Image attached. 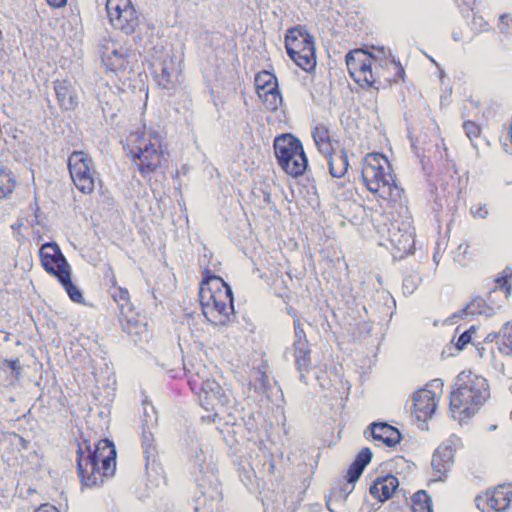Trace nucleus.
<instances>
[{"label":"nucleus","mask_w":512,"mask_h":512,"mask_svg":"<svg viewBox=\"0 0 512 512\" xmlns=\"http://www.w3.org/2000/svg\"><path fill=\"white\" fill-rule=\"evenodd\" d=\"M34 512H60L55 506L44 504L37 508Z\"/></svg>","instance_id":"59"},{"label":"nucleus","mask_w":512,"mask_h":512,"mask_svg":"<svg viewBox=\"0 0 512 512\" xmlns=\"http://www.w3.org/2000/svg\"><path fill=\"white\" fill-rule=\"evenodd\" d=\"M362 179L371 193H378L382 198L397 201L401 197L403 189L396 184L390 169L362 170Z\"/></svg>","instance_id":"7"},{"label":"nucleus","mask_w":512,"mask_h":512,"mask_svg":"<svg viewBox=\"0 0 512 512\" xmlns=\"http://www.w3.org/2000/svg\"><path fill=\"white\" fill-rule=\"evenodd\" d=\"M443 385L444 384L441 379H433L427 384L426 388H424L423 390H428L430 392H433L434 399L436 400L437 393L442 392Z\"/></svg>","instance_id":"53"},{"label":"nucleus","mask_w":512,"mask_h":512,"mask_svg":"<svg viewBox=\"0 0 512 512\" xmlns=\"http://www.w3.org/2000/svg\"><path fill=\"white\" fill-rule=\"evenodd\" d=\"M329 167V172L334 178H341L345 175L349 167L348 155L343 148L340 151H334L329 155H324Z\"/></svg>","instance_id":"23"},{"label":"nucleus","mask_w":512,"mask_h":512,"mask_svg":"<svg viewBox=\"0 0 512 512\" xmlns=\"http://www.w3.org/2000/svg\"><path fill=\"white\" fill-rule=\"evenodd\" d=\"M113 299L118 304L119 316H127L133 310L129 300V292L125 288H118L113 294Z\"/></svg>","instance_id":"39"},{"label":"nucleus","mask_w":512,"mask_h":512,"mask_svg":"<svg viewBox=\"0 0 512 512\" xmlns=\"http://www.w3.org/2000/svg\"><path fill=\"white\" fill-rule=\"evenodd\" d=\"M119 322L122 331L126 333L129 339L134 343L141 341L143 335L147 334V324L141 323L133 317H129V314H127V316H119Z\"/></svg>","instance_id":"25"},{"label":"nucleus","mask_w":512,"mask_h":512,"mask_svg":"<svg viewBox=\"0 0 512 512\" xmlns=\"http://www.w3.org/2000/svg\"><path fill=\"white\" fill-rule=\"evenodd\" d=\"M263 200L266 203L271 202V194L269 192L263 191Z\"/></svg>","instance_id":"64"},{"label":"nucleus","mask_w":512,"mask_h":512,"mask_svg":"<svg viewBox=\"0 0 512 512\" xmlns=\"http://www.w3.org/2000/svg\"><path fill=\"white\" fill-rule=\"evenodd\" d=\"M2 365L7 366L12 371L13 377L16 380L20 379V377H21V364H20V360L18 358L9 359V360L8 359H4L2 361Z\"/></svg>","instance_id":"50"},{"label":"nucleus","mask_w":512,"mask_h":512,"mask_svg":"<svg viewBox=\"0 0 512 512\" xmlns=\"http://www.w3.org/2000/svg\"><path fill=\"white\" fill-rule=\"evenodd\" d=\"M129 155L142 176L155 172L163 158L160 146L157 147L150 139H141L130 149Z\"/></svg>","instance_id":"8"},{"label":"nucleus","mask_w":512,"mask_h":512,"mask_svg":"<svg viewBox=\"0 0 512 512\" xmlns=\"http://www.w3.org/2000/svg\"><path fill=\"white\" fill-rule=\"evenodd\" d=\"M368 428L371 430L373 439L387 447H395L402 440L400 431L387 422H373Z\"/></svg>","instance_id":"17"},{"label":"nucleus","mask_w":512,"mask_h":512,"mask_svg":"<svg viewBox=\"0 0 512 512\" xmlns=\"http://www.w3.org/2000/svg\"><path fill=\"white\" fill-rule=\"evenodd\" d=\"M199 400H200V405L206 410V411H209V407L211 406L212 408H214V406L216 404H218L216 402V400H214L213 398H208V399H205V395H201L199 394Z\"/></svg>","instance_id":"56"},{"label":"nucleus","mask_w":512,"mask_h":512,"mask_svg":"<svg viewBox=\"0 0 512 512\" xmlns=\"http://www.w3.org/2000/svg\"><path fill=\"white\" fill-rule=\"evenodd\" d=\"M393 63L396 65L397 75L399 77H401L402 79H404L405 71H404V68L402 67L401 63L399 61H396V60H393Z\"/></svg>","instance_id":"63"},{"label":"nucleus","mask_w":512,"mask_h":512,"mask_svg":"<svg viewBox=\"0 0 512 512\" xmlns=\"http://www.w3.org/2000/svg\"><path fill=\"white\" fill-rule=\"evenodd\" d=\"M156 417L149 415L146 408H144V419L142 420V433H141V445L143 449L145 468L147 474L150 470L158 473V469H161L160 464L157 461L158 451L155 444L154 436L151 431L152 427L156 424Z\"/></svg>","instance_id":"12"},{"label":"nucleus","mask_w":512,"mask_h":512,"mask_svg":"<svg viewBox=\"0 0 512 512\" xmlns=\"http://www.w3.org/2000/svg\"><path fill=\"white\" fill-rule=\"evenodd\" d=\"M177 70L173 58L165 59L161 64V73L158 76V84L164 89L174 86Z\"/></svg>","instance_id":"29"},{"label":"nucleus","mask_w":512,"mask_h":512,"mask_svg":"<svg viewBox=\"0 0 512 512\" xmlns=\"http://www.w3.org/2000/svg\"><path fill=\"white\" fill-rule=\"evenodd\" d=\"M391 169L387 157L382 153H369L365 156L362 170Z\"/></svg>","instance_id":"34"},{"label":"nucleus","mask_w":512,"mask_h":512,"mask_svg":"<svg viewBox=\"0 0 512 512\" xmlns=\"http://www.w3.org/2000/svg\"><path fill=\"white\" fill-rule=\"evenodd\" d=\"M285 48L289 58L302 70L312 72L316 68L315 39L305 26L296 25L286 30Z\"/></svg>","instance_id":"4"},{"label":"nucleus","mask_w":512,"mask_h":512,"mask_svg":"<svg viewBox=\"0 0 512 512\" xmlns=\"http://www.w3.org/2000/svg\"><path fill=\"white\" fill-rule=\"evenodd\" d=\"M499 20H500V24H501V27H500L501 32L506 33L507 29L509 28V20H510L509 17L506 14H502L499 17Z\"/></svg>","instance_id":"58"},{"label":"nucleus","mask_w":512,"mask_h":512,"mask_svg":"<svg viewBox=\"0 0 512 512\" xmlns=\"http://www.w3.org/2000/svg\"><path fill=\"white\" fill-rule=\"evenodd\" d=\"M68 170L76 188L83 194L94 190L93 160L82 151H74L68 158Z\"/></svg>","instance_id":"5"},{"label":"nucleus","mask_w":512,"mask_h":512,"mask_svg":"<svg viewBox=\"0 0 512 512\" xmlns=\"http://www.w3.org/2000/svg\"><path fill=\"white\" fill-rule=\"evenodd\" d=\"M388 239L393 247L392 255L395 259H403L414 245L412 234L407 230H402L398 223H391L388 228Z\"/></svg>","instance_id":"14"},{"label":"nucleus","mask_w":512,"mask_h":512,"mask_svg":"<svg viewBox=\"0 0 512 512\" xmlns=\"http://www.w3.org/2000/svg\"><path fill=\"white\" fill-rule=\"evenodd\" d=\"M475 505L481 511H485L486 507H489L485 501V493L483 495L476 496Z\"/></svg>","instance_id":"57"},{"label":"nucleus","mask_w":512,"mask_h":512,"mask_svg":"<svg viewBox=\"0 0 512 512\" xmlns=\"http://www.w3.org/2000/svg\"><path fill=\"white\" fill-rule=\"evenodd\" d=\"M189 365L191 368L188 367V364L184 363L185 371L191 374V379L189 380L190 385L195 379H198V381H204V379L209 377V371L201 362L190 363Z\"/></svg>","instance_id":"41"},{"label":"nucleus","mask_w":512,"mask_h":512,"mask_svg":"<svg viewBox=\"0 0 512 512\" xmlns=\"http://www.w3.org/2000/svg\"><path fill=\"white\" fill-rule=\"evenodd\" d=\"M255 86L258 95H265L279 87L277 77L267 70H263L256 75Z\"/></svg>","instance_id":"30"},{"label":"nucleus","mask_w":512,"mask_h":512,"mask_svg":"<svg viewBox=\"0 0 512 512\" xmlns=\"http://www.w3.org/2000/svg\"><path fill=\"white\" fill-rule=\"evenodd\" d=\"M454 464V453L444 446H439L432 456L431 466L436 474L437 480L443 481Z\"/></svg>","instance_id":"21"},{"label":"nucleus","mask_w":512,"mask_h":512,"mask_svg":"<svg viewBox=\"0 0 512 512\" xmlns=\"http://www.w3.org/2000/svg\"><path fill=\"white\" fill-rule=\"evenodd\" d=\"M259 377L255 386V390L259 392H266L270 388L269 379L265 371L258 369Z\"/></svg>","instance_id":"51"},{"label":"nucleus","mask_w":512,"mask_h":512,"mask_svg":"<svg viewBox=\"0 0 512 512\" xmlns=\"http://www.w3.org/2000/svg\"><path fill=\"white\" fill-rule=\"evenodd\" d=\"M102 63L110 71L119 72L126 69L128 62L125 54L113 49L110 53L103 54Z\"/></svg>","instance_id":"32"},{"label":"nucleus","mask_w":512,"mask_h":512,"mask_svg":"<svg viewBox=\"0 0 512 512\" xmlns=\"http://www.w3.org/2000/svg\"><path fill=\"white\" fill-rule=\"evenodd\" d=\"M372 60H375V56L370 53L368 56V59L366 61H363L362 64L359 66V69H356L355 73L352 72L350 76L357 82H363L368 87H374L376 89H379V87L375 86L376 80L373 76L372 71Z\"/></svg>","instance_id":"27"},{"label":"nucleus","mask_w":512,"mask_h":512,"mask_svg":"<svg viewBox=\"0 0 512 512\" xmlns=\"http://www.w3.org/2000/svg\"><path fill=\"white\" fill-rule=\"evenodd\" d=\"M242 414L240 415V423L241 427H244L249 433L255 431L257 429V425L255 422V417L253 412L250 410L246 411L242 408Z\"/></svg>","instance_id":"44"},{"label":"nucleus","mask_w":512,"mask_h":512,"mask_svg":"<svg viewBox=\"0 0 512 512\" xmlns=\"http://www.w3.org/2000/svg\"><path fill=\"white\" fill-rule=\"evenodd\" d=\"M501 339L497 342L501 354L512 355V322L505 323L500 330Z\"/></svg>","instance_id":"37"},{"label":"nucleus","mask_w":512,"mask_h":512,"mask_svg":"<svg viewBox=\"0 0 512 512\" xmlns=\"http://www.w3.org/2000/svg\"><path fill=\"white\" fill-rule=\"evenodd\" d=\"M464 131L467 135V137L472 141L474 138L478 137L480 135V127L472 122V121H466L463 124Z\"/></svg>","instance_id":"52"},{"label":"nucleus","mask_w":512,"mask_h":512,"mask_svg":"<svg viewBox=\"0 0 512 512\" xmlns=\"http://www.w3.org/2000/svg\"><path fill=\"white\" fill-rule=\"evenodd\" d=\"M54 90L62 110L72 111L77 107V95L70 81L56 80L54 82Z\"/></svg>","instance_id":"20"},{"label":"nucleus","mask_w":512,"mask_h":512,"mask_svg":"<svg viewBox=\"0 0 512 512\" xmlns=\"http://www.w3.org/2000/svg\"><path fill=\"white\" fill-rule=\"evenodd\" d=\"M312 137L318 151L322 155H329V153L334 150L332 146L330 130L325 124H317L312 130Z\"/></svg>","instance_id":"26"},{"label":"nucleus","mask_w":512,"mask_h":512,"mask_svg":"<svg viewBox=\"0 0 512 512\" xmlns=\"http://www.w3.org/2000/svg\"><path fill=\"white\" fill-rule=\"evenodd\" d=\"M293 355L295 358V366L299 372V379L306 383V374L312 368L311 349L309 344L293 345Z\"/></svg>","instance_id":"22"},{"label":"nucleus","mask_w":512,"mask_h":512,"mask_svg":"<svg viewBox=\"0 0 512 512\" xmlns=\"http://www.w3.org/2000/svg\"><path fill=\"white\" fill-rule=\"evenodd\" d=\"M471 213L474 217L485 219L488 216V209L485 204H477L471 207Z\"/></svg>","instance_id":"55"},{"label":"nucleus","mask_w":512,"mask_h":512,"mask_svg":"<svg viewBox=\"0 0 512 512\" xmlns=\"http://www.w3.org/2000/svg\"><path fill=\"white\" fill-rule=\"evenodd\" d=\"M495 313L494 308L489 306L487 302L480 296L472 298L471 302L467 303L462 309L452 315L453 318H463L467 315H486L493 316Z\"/></svg>","instance_id":"24"},{"label":"nucleus","mask_w":512,"mask_h":512,"mask_svg":"<svg viewBox=\"0 0 512 512\" xmlns=\"http://www.w3.org/2000/svg\"><path fill=\"white\" fill-rule=\"evenodd\" d=\"M212 303L215 323L225 325L230 322V314L234 312V298L232 288L225 284L224 290H212L208 288L204 305L209 306Z\"/></svg>","instance_id":"10"},{"label":"nucleus","mask_w":512,"mask_h":512,"mask_svg":"<svg viewBox=\"0 0 512 512\" xmlns=\"http://www.w3.org/2000/svg\"><path fill=\"white\" fill-rule=\"evenodd\" d=\"M241 412H242V409L239 410L238 408H235L234 411L228 412L227 416L225 418V424L232 426L234 428L233 429L234 433H237L238 429L241 428V423H240V415L242 414Z\"/></svg>","instance_id":"46"},{"label":"nucleus","mask_w":512,"mask_h":512,"mask_svg":"<svg viewBox=\"0 0 512 512\" xmlns=\"http://www.w3.org/2000/svg\"><path fill=\"white\" fill-rule=\"evenodd\" d=\"M354 487L355 483L347 482V480L335 485L331 490V497L326 501L328 510L334 511L330 505L331 498L337 501H345L354 490Z\"/></svg>","instance_id":"36"},{"label":"nucleus","mask_w":512,"mask_h":512,"mask_svg":"<svg viewBox=\"0 0 512 512\" xmlns=\"http://www.w3.org/2000/svg\"><path fill=\"white\" fill-rule=\"evenodd\" d=\"M191 388L193 390H198L199 394L205 395V399L213 398L221 406H225L229 401L228 396L225 395L223 391V388L214 379H210V377L204 379V381H198V379H195L191 382Z\"/></svg>","instance_id":"19"},{"label":"nucleus","mask_w":512,"mask_h":512,"mask_svg":"<svg viewBox=\"0 0 512 512\" xmlns=\"http://www.w3.org/2000/svg\"><path fill=\"white\" fill-rule=\"evenodd\" d=\"M422 281V277L418 273H411L404 277L403 279V293L406 295H411L418 288Z\"/></svg>","instance_id":"42"},{"label":"nucleus","mask_w":512,"mask_h":512,"mask_svg":"<svg viewBox=\"0 0 512 512\" xmlns=\"http://www.w3.org/2000/svg\"><path fill=\"white\" fill-rule=\"evenodd\" d=\"M106 11L111 25L126 35L135 32L139 15L131 0H107Z\"/></svg>","instance_id":"6"},{"label":"nucleus","mask_w":512,"mask_h":512,"mask_svg":"<svg viewBox=\"0 0 512 512\" xmlns=\"http://www.w3.org/2000/svg\"><path fill=\"white\" fill-rule=\"evenodd\" d=\"M273 148L277 163L285 173L296 178L307 171L308 158L296 136L289 133L276 136Z\"/></svg>","instance_id":"3"},{"label":"nucleus","mask_w":512,"mask_h":512,"mask_svg":"<svg viewBox=\"0 0 512 512\" xmlns=\"http://www.w3.org/2000/svg\"><path fill=\"white\" fill-rule=\"evenodd\" d=\"M219 418V414L216 412L214 414H209V415H203L201 417V420L203 422H216V419Z\"/></svg>","instance_id":"61"},{"label":"nucleus","mask_w":512,"mask_h":512,"mask_svg":"<svg viewBox=\"0 0 512 512\" xmlns=\"http://www.w3.org/2000/svg\"><path fill=\"white\" fill-rule=\"evenodd\" d=\"M499 337L501 338L500 332H491L485 337V342L491 343Z\"/></svg>","instance_id":"62"},{"label":"nucleus","mask_w":512,"mask_h":512,"mask_svg":"<svg viewBox=\"0 0 512 512\" xmlns=\"http://www.w3.org/2000/svg\"><path fill=\"white\" fill-rule=\"evenodd\" d=\"M262 99L265 107L270 111H276L283 103V98L279 87L267 92L265 95H258Z\"/></svg>","instance_id":"40"},{"label":"nucleus","mask_w":512,"mask_h":512,"mask_svg":"<svg viewBox=\"0 0 512 512\" xmlns=\"http://www.w3.org/2000/svg\"><path fill=\"white\" fill-rule=\"evenodd\" d=\"M201 488V494L195 499V512H215L219 510L222 500L220 484L217 480L206 482Z\"/></svg>","instance_id":"13"},{"label":"nucleus","mask_w":512,"mask_h":512,"mask_svg":"<svg viewBox=\"0 0 512 512\" xmlns=\"http://www.w3.org/2000/svg\"><path fill=\"white\" fill-rule=\"evenodd\" d=\"M15 187L16 180L12 172L5 167H0V198H5L11 194Z\"/></svg>","instance_id":"38"},{"label":"nucleus","mask_w":512,"mask_h":512,"mask_svg":"<svg viewBox=\"0 0 512 512\" xmlns=\"http://www.w3.org/2000/svg\"><path fill=\"white\" fill-rule=\"evenodd\" d=\"M293 326H294V334H295L294 335L295 339L293 341V345L309 344L307 337H306V333H305L304 329L301 327V323H300L299 319H294Z\"/></svg>","instance_id":"45"},{"label":"nucleus","mask_w":512,"mask_h":512,"mask_svg":"<svg viewBox=\"0 0 512 512\" xmlns=\"http://www.w3.org/2000/svg\"><path fill=\"white\" fill-rule=\"evenodd\" d=\"M369 54L370 52L367 49L363 48H356L350 50L345 55V62L349 74H351L352 72L355 73L356 69H359V66L362 64V62L368 59Z\"/></svg>","instance_id":"33"},{"label":"nucleus","mask_w":512,"mask_h":512,"mask_svg":"<svg viewBox=\"0 0 512 512\" xmlns=\"http://www.w3.org/2000/svg\"><path fill=\"white\" fill-rule=\"evenodd\" d=\"M225 284L227 283L220 276L213 274L209 269H205L203 271V278L199 287L201 305H204L208 288H212V290H214V288L216 290H220V286L225 288Z\"/></svg>","instance_id":"28"},{"label":"nucleus","mask_w":512,"mask_h":512,"mask_svg":"<svg viewBox=\"0 0 512 512\" xmlns=\"http://www.w3.org/2000/svg\"><path fill=\"white\" fill-rule=\"evenodd\" d=\"M485 501L489 508L503 512L510 507L512 501V487L510 484H502L497 487L488 489L485 492Z\"/></svg>","instance_id":"16"},{"label":"nucleus","mask_w":512,"mask_h":512,"mask_svg":"<svg viewBox=\"0 0 512 512\" xmlns=\"http://www.w3.org/2000/svg\"><path fill=\"white\" fill-rule=\"evenodd\" d=\"M512 277V268L507 266L503 270V275L499 276L495 279L498 287L503 290L506 294V297H509L512 291V285L509 283V279Z\"/></svg>","instance_id":"43"},{"label":"nucleus","mask_w":512,"mask_h":512,"mask_svg":"<svg viewBox=\"0 0 512 512\" xmlns=\"http://www.w3.org/2000/svg\"><path fill=\"white\" fill-rule=\"evenodd\" d=\"M189 451L191 461L201 474V478H197L198 486L204 487L206 482L217 480V468L211 448L195 439L191 440Z\"/></svg>","instance_id":"9"},{"label":"nucleus","mask_w":512,"mask_h":512,"mask_svg":"<svg viewBox=\"0 0 512 512\" xmlns=\"http://www.w3.org/2000/svg\"><path fill=\"white\" fill-rule=\"evenodd\" d=\"M399 486L397 477L392 474L378 477L369 488L370 494L380 502L392 497Z\"/></svg>","instance_id":"18"},{"label":"nucleus","mask_w":512,"mask_h":512,"mask_svg":"<svg viewBox=\"0 0 512 512\" xmlns=\"http://www.w3.org/2000/svg\"><path fill=\"white\" fill-rule=\"evenodd\" d=\"M476 331L475 326H471L469 329L459 335L455 344L458 351H462L472 340V334Z\"/></svg>","instance_id":"47"},{"label":"nucleus","mask_w":512,"mask_h":512,"mask_svg":"<svg viewBox=\"0 0 512 512\" xmlns=\"http://www.w3.org/2000/svg\"><path fill=\"white\" fill-rule=\"evenodd\" d=\"M412 408L417 420L426 421L431 418L437 409V401L433 392L428 390H417L413 395Z\"/></svg>","instance_id":"15"},{"label":"nucleus","mask_w":512,"mask_h":512,"mask_svg":"<svg viewBox=\"0 0 512 512\" xmlns=\"http://www.w3.org/2000/svg\"><path fill=\"white\" fill-rule=\"evenodd\" d=\"M441 446H444L451 450V452L454 453V451L460 447H462V441L461 438L457 435L453 434L449 437V439L443 443Z\"/></svg>","instance_id":"54"},{"label":"nucleus","mask_w":512,"mask_h":512,"mask_svg":"<svg viewBox=\"0 0 512 512\" xmlns=\"http://www.w3.org/2000/svg\"><path fill=\"white\" fill-rule=\"evenodd\" d=\"M490 398L488 380L472 372H461L451 386L449 407L461 424L478 413Z\"/></svg>","instance_id":"1"},{"label":"nucleus","mask_w":512,"mask_h":512,"mask_svg":"<svg viewBox=\"0 0 512 512\" xmlns=\"http://www.w3.org/2000/svg\"><path fill=\"white\" fill-rule=\"evenodd\" d=\"M87 454L82 448L77 451V473L82 485L86 487L99 486L104 478L114 475L116 471L117 451L114 443L107 439H100L93 446L85 442Z\"/></svg>","instance_id":"2"},{"label":"nucleus","mask_w":512,"mask_h":512,"mask_svg":"<svg viewBox=\"0 0 512 512\" xmlns=\"http://www.w3.org/2000/svg\"><path fill=\"white\" fill-rule=\"evenodd\" d=\"M47 3L54 8H60L66 5L67 0H46Z\"/></svg>","instance_id":"60"},{"label":"nucleus","mask_w":512,"mask_h":512,"mask_svg":"<svg viewBox=\"0 0 512 512\" xmlns=\"http://www.w3.org/2000/svg\"><path fill=\"white\" fill-rule=\"evenodd\" d=\"M413 512H433L432 499L425 490H419L412 496Z\"/></svg>","instance_id":"35"},{"label":"nucleus","mask_w":512,"mask_h":512,"mask_svg":"<svg viewBox=\"0 0 512 512\" xmlns=\"http://www.w3.org/2000/svg\"><path fill=\"white\" fill-rule=\"evenodd\" d=\"M364 469L358 465V463L352 462L347 470V482L356 483L358 479L361 477Z\"/></svg>","instance_id":"49"},{"label":"nucleus","mask_w":512,"mask_h":512,"mask_svg":"<svg viewBox=\"0 0 512 512\" xmlns=\"http://www.w3.org/2000/svg\"><path fill=\"white\" fill-rule=\"evenodd\" d=\"M372 456H373V454H372L371 449L369 447H364L356 455L353 462L358 463V465H360V467L365 469L366 466L371 462Z\"/></svg>","instance_id":"48"},{"label":"nucleus","mask_w":512,"mask_h":512,"mask_svg":"<svg viewBox=\"0 0 512 512\" xmlns=\"http://www.w3.org/2000/svg\"><path fill=\"white\" fill-rule=\"evenodd\" d=\"M39 257L43 269L56 279L72 269L59 245L54 241L41 245Z\"/></svg>","instance_id":"11"},{"label":"nucleus","mask_w":512,"mask_h":512,"mask_svg":"<svg viewBox=\"0 0 512 512\" xmlns=\"http://www.w3.org/2000/svg\"><path fill=\"white\" fill-rule=\"evenodd\" d=\"M71 277H72V269L69 270V272H66L65 274H63L61 277H58L57 281L64 288L65 292L67 293V295L69 296L71 301H73L75 303L83 304L84 297H83L82 291L80 290V288L78 286H76L72 282Z\"/></svg>","instance_id":"31"}]
</instances>
